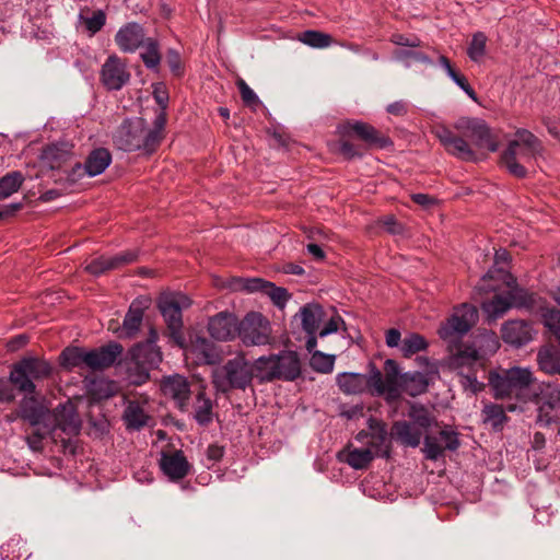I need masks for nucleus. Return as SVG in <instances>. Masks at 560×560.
Wrapping results in <instances>:
<instances>
[{
	"mask_svg": "<svg viewBox=\"0 0 560 560\" xmlns=\"http://www.w3.org/2000/svg\"><path fill=\"white\" fill-rule=\"evenodd\" d=\"M166 125V113L159 112L153 121V128L149 129L147 121L141 117L128 118L118 127L114 142L124 151H142L153 153L160 145Z\"/></svg>",
	"mask_w": 560,
	"mask_h": 560,
	"instance_id": "nucleus-1",
	"label": "nucleus"
},
{
	"mask_svg": "<svg viewBox=\"0 0 560 560\" xmlns=\"http://www.w3.org/2000/svg\"><path fill=\"white\" fill-rule=\"evenodd\" d=\"M544 153L542 142L532 131L517 128L514 138L509 141L501 155L502 164L509 173L517 178H524L527 170L523 163H530Z\"/></svg>",
	"mask_w": 560,
	"mask_h": 560,
	"instance_id": "nucleus-2",
	"label": "nucleus"
},
{
	"mask_svg": "<svg viewBox=\"0 0 560 560\" xmlns=\"http://www.w3.org/2000/svg\"><path fill=\"white\" fill-rule=\"evenodd\" d=\"M255 376L260 383L273 381L293 382L302 374V364L296 351L281 350L261 355L254 361Z\"/></svg>",
	"mask_w": 560,
	"mask_h": 560,
	"instance_id": "nucleus-3",
	"label": "nucleus"
},
{
	"mask_svg": "<svg viewBox=\"0 0 560 560\" xmlns=\"http://www.w3.org/2000/svg\"><path fill=\"white\" fill-rule=\"evenodd\" d=\"M254 373V363L250 364L244 355H237L213 370L212 382L221 393H229L232 389L244 390L252 384Z\"/></svg>",
	"mask_w": 560,
	"mask_h": 560,
	"instance_id": "nucleus-4",
	"label": "nucleus"
},
{
	"mask_svg": "<svg viewBox=\"0 0 560 560\" xmlns=\"http://www.w3.org/2000/svg\"><path fill=\"white\" fill-rule=\"evenodd\" d=\"M52 373L51 364L37 357H24L12 365L10 381L24 395L36 392L35 382L48 378Z\"/></svg>",
	"mask_w": 560,
	"mask_h": 560,
	"instance_id": "nucleus-5",
	"label": "nucleus"
},
{
	"mask_svg": "<svg viewBox=\"0 0 560 560\" xmlns=\"http://www.w3.org/2000/svg\"><path fill=\"white\" fill-rule=\"evenodd\" d=\"M371 395L384 396L386 401L397 400L401 396L404 373L393 359L384 362V373L373 363L369 364Z\"/></svg>",
	"mask_w": 560,
	"mask_h": 560,
	"instance_id": "nucleus-6",
	"label": "nucleus"
},
{
	"mask_svg": "<svg viewBox=\"0 0 560 560\" xmlns=\"http://www.w3.org/2000/svg\"><path fill=\"white\" fill-rule=\"evenodd\" d=\"M533 380L529 369L512 368L503 370L501 373L491 372L489 385L498 399L505 397L521 398L522 393L530 386Z\"/></svg>",
	"mask_w": 560,
	"mask_h": 560,
	"instance_id": "nucleus-7",
	"label": "nucleus"
},
{
	"mask_svg": "<svg viewBox=\"0 0 560 560\" xmlns=\"http://www.w3.org/2000/svg\"><path fill=\"white\" fill-rule=\"evenodd\" d=\"M478 319L477 308L468 303L454 308L452 315L439 328V336L447 342H454L476 324Z\"/></svg>",
	"mask_w": 560,
	"mask_h": 560,
	"instance_id": "nucleus-8",
	"label": "nucleus"
},
{
	"mask_svg": "<svg viewBox=\"0 0 560 560\" xmlns=\"http://www.w3.org/2000/svg\"><path fill=\"white\" fill-rule=\"evenodd\" d=\"M494 273H497L498 278L502 279L503 282L506 284L508 290L505 291V293L509 298L511 307L527 310L534 307V305L536 304L537 295L518 287L516 279L503 268H498L488 271V273L485 275L481 280L482 283L479 287L480 290L494 291L497 289L495 287L489 285L487 283L489 280L494 279Z\"/></svg>",
	"mask_w": 560,
	"mask_h": 560,
	"instance_id": "nucleus-9",
	"label": "nucleus"
},
{
	"mask_svg": "<svg viewBox=\"0 0 560 560\" xmlns=\"http://www.w3.org/2000/svg\"><path fill=\"white\" fill-rule=\"evenodd\" d=\"M238 337L247 346H266L273 341L270 322L260 313L250 312L241 322Z\"/></svg>",
	"mask_w": 560,
	"mask_h": 560,
	"instance_id": "nucleus-10",
	"label": "nucleus"
},
{
	"mask_svg": "<svg viewBox=\"0 0 560 560\" xmlns=\"http://www.w3.org/2000/svg\"><path fill=\"white\" fill-rule=\"evenodd\" d=\"M47 432H57L60 430L68 436H74L80 433L81 420L71 402L60 404L52 411L49 410V420L46 422Z\"/></svg>",
	"mask_w": 560,
	"mask_h": 560,
	"instance_id": "nucleus-11",
	"label": "nucleus"
},
{
	"mask_svg": "<svg viewBox=\"0 0 560 560\" xmlns=\"http://www.w3.org/2000/svg\"><path fill=\"white\" fill-rule=\"evenodd\" d=\"M369 432L361 431L355 439L363 442L368 439L366 446L373 451L376 457L388 458L392 450L390 438L387 432V425L382 420L370 417L368 420Z\"/></svg>",
	"mask_w": 560,
	"mask_h": 560,
	"instance_id": "nucleus-12",
	"label": "nucleus"
},
{
	"mask_svg": "<svg viewBox=\"0 0 560 560\" xmlns=\"http://www.w3.org/2000/svg\"><path fill=\"white\" fill-rule=\"evenodd\" d=\"M460 445L458 433L448 425L439 430L438 435L427 434L422 452L427 459L436 460L443 456L444 451H456Z\"/></svg>",
	"mask_w": 560,
	"mask_h": 560,
	"instance_id": "nucleus-13",
	"label": "nucleus"
},
{
	"mask_svg": "<svg viewBox=\"0 0 560 560\" xmlns=\"http://www.w3.org/2000/svg\"><path fill=\"white\" fill-rule=\"evenodd\" d=\"M190 305V298L183 293H173L161 298L159 308L173 335L180 331L183 327L182 311Z\"/></svg>",
	"mask_w": 560,
	"mask_h": 560,
	"instance_id": "nucleus-14",
	"label": "nucleus"
},
{
	"mask_svg": "<svg viewBox=\"0 0 560 560\" xmlns=\"http://www.w3.org/2000/svg\"><path fill=\"white\" fill-rule=\"evenodd\" d=\"M338 133L341 137H351L355 135L359 139L369 145L380 149L387 148L392 144L388 137L381 135L373 126L360 120H348L338 126Z\"/></svg>",
	"mask_w": 560,
	"mask_h": 560,
	"instance_id": "nucleus-15",
	"label": "nucleus"
},
{
	"mask_svg": "<svg viewBox=\"0 0 560 560\" xmlns=\"http://www.w3.org/2000/svg\"><path fill=\"white\" fill-rule=\"evenodd\" d=\"M130 77L127 65L116 55H110L101 69V82L108 91H119Z\"/></svg>",
	"mask_w": 560,
	"mask_h": 560,
	"instance_id": "nucleus-16",
	"label": "nucleus"
},
{
	"mask_svg": "<svg viewBox=\"0 0 560 560\" xmlns=\"http://www.w3.org/2000/svg\"><path fill=\"white\" fill-rule=\"evenodd\" d=\"M158 332L154 328H150L149 336L145 341L136 343L129 350V357L140 361L144 366L156 369L163 360L161 349L156 346Z\"/></svg>",
	"mask_w": 560,
	"mask_h": 560,
	"instance_id": "nucleus-17",
	"label": "nucleus"
},
{
	"mask_svg": "<svg viewBox=\"0 0 560 560\" xmlns=\"http://www.w3.org/2000/svg\"><path fill=\"white\" fill-rule=\"evenodd\" d=\"M149 38L143 26L137 22L124 24L115 35V43L122 52L137 51Z\"/></svg>",
	"mask_w": 560,
	"mask_h": 560,
	"instance_id": "nucleus-18",
	"label": "nucleus"
},
{
	"mask_svg": "<svg viewBox=\"0 0 560 560\" xmlns=\"http://www.w3.org/2000/svg\"><path fill=\"white\" fill-rule=\"evenodd\" d=\"M535 334L532 324L523 319L508 320L501 328L503 341L517 348L530 342Z\"/></svg>",
	"mask_w": 560,
	"mask_h": 560,
	"instance_id": "nucleus-19",
	"label": "nucleus"
},
{
	"mask_svg": "<svg viewBox=\"0 0 560 560\" xmlns=\"http://www.w3.org/2000/svg\"><path fill=\"white\" fill-rule=\"evenodd\" d=\"M240 322L231 313L222 312L209 319L210 336L220 341H228L238 336Z\"/></svg>",
	"mask_w": 560,
	"mask_h": 560,
	"instance_id": "nucleus-20",
	"label": "nucleus"
},
{
	"mask_svg": "<svg viewBox=\"0 0 560 560\" xmlns=\"http://www.w3.org/2000/svg\"><path fill=\"white\" fill-rule=\"evenodd\" d=\"M436 137L450 154L466 162L476 161V153L470 148L468 142L462 137L455 135L450 129H439L436 131Z\"/></svg>",
	"mask_w": 560,
	"mask_h": 560,
	"instance_id": "nucleus-21",
	"label": "nucleus"
},
{
	"mask_svg": "<svg viewBox=\"0 0 560 560\" xmlns=\"http://www.w3.org/2000/svg\"><path fill=\"white\" fill-rule=\"evenodd\" d=\"M161 390L164 396L172 398L182 411L186 410L190 394L186 377L178 374L164 377L161 382Z\"/></svg>",
	"mask_w": 560,
	"mask_h": 560,
	"instance_id": "nucleus-22",
	"label": "nucleus"
},
{
	"mask_svg": "<svg viewBox=\"0 0 560 560\" xmlns=\"http://www.w3.org/2000/svg\"><path fill=\"white\" fill-rule=\"evenodd\" d=\"M122 346L117 342H110L106 346L93 350H86L85 368L92 370H103L116 361L122 353Z\"/></svg>",
	"mask_w": 560,
	"mask_h": 560,
	"instance_id": "nucleus-23",
	"label": "nucleus"
},
{
	"mask_svg": "<svg viewBox=\"0 0 560 560\" xmlns=\"http://www.w3.org/2000/svg\"><path fill=\"white\" fill-rule=\"evenodd\" d=\"M137 259V252L126 250L113 256H100L91 260L85 270L93 275L100 276L107 270L120 268L121 266L133 262Z\"/></svg>",
	"mask_w": 560,
	"mask_h": 560,
	"instance_id": "nucleus-24",
	"label": "nucleus"
},
{
	"mask_svg": "<svg viewBox=\"0 0 560 560\" xmlns=\"http://www.w3.org/2000/svg\"><path fill=\"white\" fill-rule=\"evenodd\" d=\"M160 467L170 480L177 481L188 475L190 464L185 457L183 451H174L171 453L162 452Z\"/></svg>",
	"mask_w": 560,
	"mask_h": 560,
	"instance_id": "nucleus-25",
	"label": "nucleus"
},
{
	"mask_svg": "<svg viewBox=\"0 0 560 560\" xmlns=\"http://www.w3.org/2000/svg\"><path fill=\"white\" fill-rule=\"evenodd\" d=\"M20 417L32 427L43 425L49 420V409L33 395H25L20 402Z\"/></svg>",
	"mask_w": 560,
	"mask_h": 560,
	"instance_id": "nucleus-26",
	"label": "nucleus"
},
{
	"mask_svg": "<svg viewBox=\"0 0 560 560\" xmlns=\"http://www.w3.org/2000/svg\"><path fill=\"white\" fill-rule=\"evenodd\" d=\"M339 389L346 395H360L364 392L371 394L370 372L368 374L342 372L336 376Z\"/></svg>",
	"mask_w": 560,
	"mask_h": 560,
	"instance_id": "nucleus-27",
	"label": "nucleus"
},
{
	"mask_svg": "<svg viewBox=\"0 0 560 560\" xmlns=\"http://www.w3.org/2000/svg\"><path fill=\"white\" fill-rule=\"evenodd\" d=\"M450 366L459 374L463 371L470 372L475 370H482L483 361L471 347H466L450 358Z\"/></svg>",
	"mask_w": 560,
	"mask_h": 560,
	"instance_id": "nucleus-28",
	"label": "nucleus"
},
{
	"mask_svg": "<svg viewBox=\"0 0 560 560\" xmlns=\"http://www.w3.org/2000/svg\"><path fill=\"white\" fill-rule=\"evenodd\" d=\"M423 432L411 422L396 421L392 427V436L405 446H419Z\"/></svg>",
	"mask_w": 560,
	"mask_h": 560,
	"instance_id": "nucleus-29",
	"label": "nucleus"
},
{
	"mask_svg": "<svg viewBox=\"0 0 560 560\" xmlns=\"http://www.w3.org/2000/svg\"><path fill=\"white\" fill-rule=\"evenodd\" d=\"M472 350L478 353V357L485 361L489 355H492L500 348V341L498 335L488 329L479 330L474 337Z\"/></svg>",
	"mask_w": 560,
	"mask_h": 560,
	"instance_id": "nucleus-30",
	"label": "nucleus"
},
{
	"mask_svg": "<svg viewBox=\"0 0 560 560\" xmlns=\"http://www.w3.org/2000/svg\"><path fill=\"white\" fill-rule=\"evenodd\" d=\"M110 163V152L105 148H96L88 155L84 170L89 176L94 177L104 173Z\"/></svg>",
	"mask_w": 560,
	"mask_h": 560,
	"instance_id": "nucleus-31",
	"label": "nucleus"
},
{
	"mask_svg": "<svg viewBox=\"0 0 560 560\" xmlns=\"http://www.w3.org/2000/svg\"><path fill=\"white\" fill-rule=\"evenodd\" d=\"M539 369L547 374H560V342L545 346L537 353Z\"/></svg>",
	"mask_w": 560,
	"mask_h": 560,
	"instance_id": "nucleus-32",
	"label": "nucleus"
},
{
	"mask_svg": "<svg viewBox=\"0 0 560 560\" xmlns=\"http://www.w3.org/2000/svg\"><path fill=\"white\" fill-rule=\"evenodd\" d=\"M122 419L127 429L140 430L149 424L151 417L140 402L129 401L124 411Z\"/></svg>",
	"mask_w": 560,
	"mask_h": 560,
	"instance_id": "nucleus-33",
	"label": "nucleus"
},
{
	"mask_svg": "<svg viewBox=\"0 0 560 560\" xmlns=\"http://www.w3.org/2000/svg\"><path fill=\"white\" fill-rule=\"evenodd\" d=\"M303 329L307 334H317L324 318V310L318 304H306L300 310Z\"/></svg>",
	"mask_w": 560,
	"mask_h": 560,
	"instance_id": "nucleus-34",
	"label": "nucleus"
},
{
	"mask_svg": "<svg viewBox=\"0 0 560 560\" xmlns=\"http://www.w3.org/2000/svg\"><path fill=\"white\" fill-rule=\"evenodd\" d=\"M143 319V310L140 305L135 302L130 305L129 311L127 312L122 327L120 329V337L131 339L139 331L140 326Z\"/></svg>",
	"mask_w": 560,
	"mask_h": 560,
	"instance_id": "nucleus-35",
	"label": "nucleus"
},
{
	"mask_svg": "<svg viewBox=\"0 0 560 560\" xmlns=\"http://www.w3.org/2000/svg\"><path fill=\"white\" fill-rule=\"evenodd\" d=\"M481 308L489 320H495L502 317L511 307L506 293L494 294L489 301L481 303Z\"/></svg>",
	"mask_w": 560,
	"mask_h": 560,
	"instance_id": "nucleus-36",
	"label": "nucleus"
},
{
	"mask_svg": "<svg viewBox=\"0 0 560 560\" xmlns=\"http://www.w3.org/2000/svg\"><path fill=\"white\" fill-rule=\"evenodd\" d=\"M394 59L402 63L406 68H411L415 65L421 63L432 66L433 60L423 51L416 50L415 48L398 49L394 51Z\"/></svg>",
	"mask_w": 560,
	"mask_h": 560,
	"instance_id": "nucleus-37",
	"label": "nucleus"
},
{
	"mask_svg": "<svg viewBox=\"0 0 560 560\" xmlns=\"http://www.w3.org/2000/svg\"><path fill=\"white\" fill-rule=\"evenodd\" d=\"M469 137L479 148H486L490 152H495L499 149V143L493 138L489 126L481 119L478 121Z\"/></svg>",
	"mask_w": 560,
	"mask_h": 560,
	"instance_id": "nucleus-38",
	"label": "nucleus"
},
{
	"mask_svg": "<svg viewBox=\"0 0 560 560\" xmlns=\"http://www.w3.org/2000/svg\"><path fill=\"white\" fill-rule=\"evenodd\" d=\"M428 388V381L421 372H406L401 383V394L406 393L412 397L424 393Z\"/></svg>",
	"mask_w": 560,
	"mask_h": 560,
	"instance_id": "nucleus-39",
	"label": "nucleus"
},
{
	"mask_svg": "<svg viewBox=\"0 0 560 560\" xmlns=\"http://www.w3.org/2000/svg\"><path fill=\"white\" fill-rule=\"evenodd\" d=\"M85 12H90V9L85 8L81 10L78 16L79 23L84 26V30L89 36H93L105 25L106 14L103 10L93 11L90 16L86 15Z\"/></svg>",
	"mask_w": 560,
	"mask_h": 560,
	"instance_id": "nucleus-40",
	"label": "nucleus"
},
{
	"mask_svg": "<svg viewBox=\"0 0 560 560\" xmlns=\"http://www.w3.org/2000/svg\"><path fill=\"white\" fill-rule=\"evenodd\" d=\"M192 352L206 364H215L220 360L214 345L206 338L198 337L192 342Z\"/></svg>",
	"mask_w": 560,
	"mask_h": 560,
	"instance_id": "nucleus-41",
	"label": "nucleus"
},
{
	"mask_svg": "<svg viewBox=\"0 0 560 560\" xmlns=\"http://www.w3.org/2000/svg\"><path fill=\"white\" fill-rule=\"evenodd\" d=\"M140 48H142L140 58L144 66L150 70H156L162 59L158 39L149 37Z\"/></svg>",
	"mask_w": 560,
	"mask_h": 560,
	"instance_id": "nucleus-42",
	"label": "nucleus"
},
{
	"mask_svg": "<svg viewBox=\"0 0 560 560\" xmlns=\"http://www.w3.org/2000/svg\"><path fill=\"white\" fill-rule=\"evenodd\" d=\"M345 462L354 469H364L376 457L369 447L348 448L346 451Z\"/></svg>",
	"mask_w": 560,
	"mask_h": 560,
	"instance_id": "nucleus-43",
	"label": "nucleus"
},
{
	"mask_svg": "<svg viewBox=\"0 0 560 560\" xmlns=\"http://www.w3.org/2000/svg\"><path fill=\"white\" fill-rule=\"evenodd\" d=\"M150 369L140 361L128 355L126 361L127 380L133 385H142L150 378Z\"/></svg>",
	"mask_w": 560,
	"mask_h": 560,
	"instance_id": "nucleus-44",
	"label": "nucleus"
},
{
	"mask_svg": "<svg viewBox=\"0 0 560 560\" xmlns=\"http://www.w3.org/2000/svg\"><path fill=\"white\" fill-rule=\"evenodd\" d=\"M194 419L200 425H208L212 421V401L203 392L196 396Z\"/></svg>",
	"mask_w": 560,
	"mask_h": 560,
	"instance_id": "nucleus-45",
	"label": "nucleus"
},
{
	"mask_svg": "<svg viewBox=\"0 0 560 560\" xmlns=\"http://www.w3.org/2000/svg\"><path fill=\"white\" fill-rule=\"evenodd\" d=\"M24 175L20 171L7 173L0 178V198L4 199L16 192L24 182Z\"/></svg>",
	"mask_w": 560,
	"mask_h": 560,
	"instance_id": "nucleus-46",
	"label": "nucleus"
},
{
	"mask_svg": "<svg viewBox=\"0 0 560 560\" xmlns=\"http://www.w3.org/2000/svg\"><path fill=\"white\" fill-rule=\"evenodd\" d=\"M298 39L312 48H326L332 43V38L329 34L314 30L300 33Z\"/></svg>",
	"mask_w": 560,
	"mask_h": 560,
	"instance_id": "nucleus-47",
	"label": "nucleus"
},
{
	"mask_svg": "<svg viewBox=\"0 0 560 560\" xmlns=\"http://www.w3.org/2000/svg\"><path fill=\"white\" fill-rule=\"evenodd\" d=\"M86 350L78 347L66 348L61 354V365L68 370L85 366Z\"/></svg>",
	"mask_w": 560,
	"mask_h": 560,
	"instance_id": "nucleus-48",
	"label": "nucleus"
},
{
	"mask_svg": "<svg viewBox=\"0 0 560 560\" xmlns=\"http://www.w3.org/2000/svg\"><path fill=\"white\" fill-rule=\"evenodd\" d=\"M428 347L427 340L419 334H408L401 341L400 351L405 358H410L413 354L425 350Z\"/></svg>",
	"mask_w": 560,
	"mask_h": 560,
	"instance_id": "nucleus-49",
	"label": "nucleus"
},
{
	"mask_svg": "<svg viewBox=\"0 0 560 560\" xmlns=\"http://www.w3.org/2000/svg\"><path fill=\"white\" fill-rule=\"evenodd\" d=\"M487 36L483 32H476L467 47V55L474 62H480L486 55Z\"/></svg>",
	"mask_w": 560,
	"mask_h": 560,
	"instance_id": "nucleus-50",
	"label": "nucleus"
},
{
	"mask_svg": "<svg viewBox=\"0 0 560 560\" xmlns=\"http://www.w3.org/2000/svg\"><path fill=\"white\" fill-rule=\"evenodd\" d=\"M336 357L334 354H326L322 351H315L311 355L310 366L318 372L328 374L332 372Z\"/></svg>",
	"mask_w": 560,
	"mask_h": 560,
	"instance_id": "nucleus-51",
	"label": "nucleus"
},
{
	"mask_svg": "<svg viewBox=\"0 0 560 560\" xmlns=\"http://www.w3.org/2000/svg\"><path fill=\"white\" fill-rule=\"evenodd\" d=\"M24 542L20 537H13L0 546L1 560H19L22 557Z\"/></svg>",
	"mask_w": 560,
	"mask_h": 560,
	"instance_id": "nucleus-52",
	"label": "nucleus"
},
{
	"mask_svg": "<svg viewBox=\"0 0 560 560\" xmlns=\"http://www.w3.org/2000/svg\"><path fill=\"white\" fill-rule=\"evenodd\" d=\"M482 413L485 421L491 423L494 429L501 428L508 419L504 409L495 404L486 405Z\"/></svg>",
	"mask_w": 560,
	"mask_h": 560,
	"instance_id": "nucleus-53",
	"label": "nucleus"
},
{
	"mask_svg": "<svg viewBox=\"0 0 560 560\" xmlns=\"http://www.w3.org/2000/svg\"><path fill=\"white\" fill-rule=\"evenodd\" d=\"M480 370H475L470 372H460L458 375L459 384L464 388L465 392H469L470 394H477L483 389V383L478 381V372Z\"/></svg>",
	"mask_w": 560,
	"mask_h": 560,
	"instance_id": "nucleus-54",
	"label": "nucleus"
},
{
	"mask_svg": "<svg viewBox=\"0 0 560 560\" xmlns=\"http://www.w3.org/2000/svg\"><path fill=\"white\" fill-rule=\"evenodd\" d=\"M542 322L545 327L558 339L560 342V311L556 308H548L542 314Z\"/></svg>",
	"mask_w": 560,
	"mask_h": 560,
	"instance_id": "nucleus-55",
	"label": "nucleus"
},
{
	"mask_svg": "<svg viewBox=\"0 0 560 560\" xmlns=\"http://www.w3.org/2000/svg\"><path fill=\"white\" fill-rule=\"evenodd\" d=\"M265 293L268 294L273 304L279 307H283L290 299L287 289L276 287L272 282H268Z\"/></svg>",
	"mask_w": 560,
	"mask_h": 560,
	"instance_id": "nucleus-56",
	"label": "nucleus"
},
{
	"mask_svg": "<svg viewBox=\"0 0 560 560\" xmlns=\"http://www.w3.org/2000/svg\"><path fill=\"white\" fill-rule=\"evenodd\" d=\"M410 418L412 419L411 423L416 424L422 432L423 430L431 428L432 423L434 422L433 418L423 408H412Z\"/></svg>",
	"mask_w": 560,
	"mask_h": 560,
	"instance_id": "nucleus-57",
	"label": "nucleus"
},
{
	"mask_svg": "<svg viewBox=\"0 0 560 560\" xmlns=\"http://www.w3.org/2000/svg\"><path fill=\"white\" fill-rule=\"evenodd\" d=\"M236 85L240 91L242 101L246 105L254 106L259 103V98L256 95V93L248 86V84L243 79H238L236 81Z\"/></svg>",
	"mask_w": 560,
	"mask_h": 560,
	"instance_id": "nucleus-58",
	"label": "nucleus"
},
{
	"mask_svg": "<svg viewBox=\"0 0 560 560\" xmlns=\"http://www.w3.org/2000/svg\"><path fill=\"white\" fill-rule=\"evenodd\" d=\"M450 78L453 80V82L458 86L466 94L467 96L472 100L474 102H477L478 101V97H477V93L475 92V90L470 86V84L468 83L467 79L460 74L459 72H457L456 70L454 72H452V74L450 75Z\"/></svg>",
	"mask_w": 560,
	"mask_h": 560,
	"instance_id": "nucleus-59",
	"label": "nucleus"
},
{
	"mask_svg": "<svg viewBox=\"0 0 560 560\" xmlns=\"http://www.w3.org/2000/svg\"><path fill=\"white\" fill-rule=\"evenodd\" d=\"M539 407H538V416L537 420L540 423H544L545 425H550L552 422L556 421L552 411L557 408L555 406L549 405L548 402L538 400Z\"/></svg>",
	"mask_w": 560,
	"mask_h": 560,
	"instance_id": "nucleus-60",
	"label": "nucleus"
},
{
	"mask_svg": "<svg viewBox=\"0 0 560 560\" xmlns=\"http://www.w3.org/2000/svg\"><path fill=\"white\" fill-rule=\"evenodd\" d=\"M539 400L558 408L560 406V388L548 384L546 388L541 390Z\"/></svg>",
	"mask_w": 560,
	"mask_h": 560,
	"instance_id": "nucleus-61",
	"label": "nucleus"
},
{
	"mask_svg": "<svg viewBox=\"0 0 560 560\" xmlns=\"http://www.w3.org/2000/svg\"><path fill=\"white\" fill-rule=\"evenodd\" d=\"M59 150L56 145L48 147L44 153V159L49 162L51 168H59L62 161L66 159V154H58Z\"/></svg>",
	"mask_w": 560,
	"mask_h": 560,
	"instance_id": "nucleus-62",
	"label": "nucleus"
},
{
	"mask_svg": "<svg viewBox=\"0 0 560 560\" xmlns=\"http://www.w3.org/2000/svg\"><path fill=\"white\" fill-rule=\"evenodd\" d=\"M338 151L348 160L362 156V153L355 148V145L347 140L338 142Z\"/></svg>",
	"mask_w": 560,
	"mask_h": 560,
	"instance_id": "nucleus-63",
	"label": "nucleus"
},
{
	"mask_svg": "<svg viewBox=\"0 0 560 560\" xmlns=\"http://www.w3.org/2000/svg\"><path fill=\"white\" fill-rule=\"evenodd\" d=\"M542 124L548 132L556 139L560 140V119L556 117H544Z\"/></svg>",
	"mask_w": 560,
	"mask_h": 560,
	"instance_id": "nucleus-64",
	"label": "nucleus"
}]
</instances>
